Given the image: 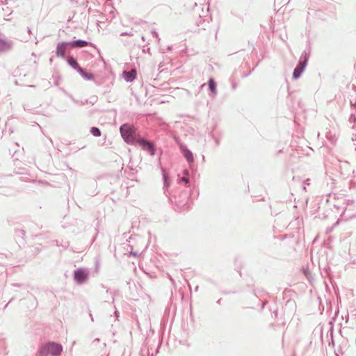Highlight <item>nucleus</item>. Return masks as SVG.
Segmentation results:
<instances>
[{
    "label": "nucleus",
    "instance_id": "1",
    "mask_svg": "<svg viewBox=\"0 0 356 356\" xmlns=\"http://www.w3.org/2000/svg\"><path fill=\"white\" fill-rule=\"evenodd\" d=\"M63 350V347L60 344L54 342H49L44 344L39 352L40 356H56L60 355Z\"/></svg>",
    "mask_w": 356,
    "mask_h": 356
},
{
    "label": "nucleus",
    "instance_id": "2",
    "mask_svg": "<svg viewBox=\"0 0 356 356\" xmlns=\"http://www.w3.org/2000/svg\"><path fill=\"white\" fill-rule=\"evenodd\" d=\"M121 136L127 143L133 144L136 141V130L134 127L124 124L120 129Z\"/></svg>",
    "mask_w": 356,
    "mask_h": 356
},
{
    "label": "nucleus",
    "instance_id": "3",
    "mask_svg": "<svg viewBox=\"0 0 356 356\" xmlns=\"http://www.w3.org/2000/svg\"><path fill=\"white\" fill-rule=\"evenodd\" d=\"M136 143L145 151L149 152L152 155L154 154V146L149 141L143 138L137 139Z\"/></svg>",
    "mask_w": 356,
    "mask_h": 356
},
{
    "label": "nucleus",
    "instance_id": "4",
    "mask_svg": "<svg viewBox=\"0 0 356 356\" xmlns=\"http://www.w3.org/2000/svg\"><path fill=\"white\" fill-rule=\"evenodd\" d=\"M67 46H70L69 43L60 42L57 44L56 54L58 56L64 57Z\"/></svg>",
    "mask_w": 356,
    "mask_h": 356
},
{
    "label": "nucleus",
    "instance_id": "5",
    "mask_svg": "<svg viewBox=\"0 0 356 356\" xmlns=\"http://www.w3.org/2000/svg\"><path fill=\"white\" fill-rule=\"evenodd\" d=\"M74 277L78 282L82 283L86 280L87 273L85 272V270L79 269L75 271Z\"/></svg>",
    "mask_w": 356,
    "mask_h": 356
},
{
    "label": "nucleus",
    "instance_id": "6",
    "mask_svg": "<svg viewBox=\"0 0 356 356\" xmlns=\"http://www.w3.org/2000/svg\"><path fill=\"white\" fill-rule=\"evenodd\" d=\"M123 78L128 82H131L136 79V70L133 69L130 72L124 71L122 73Z\"/></svg>",
    "mask_w": 356,
    "mask_h": 356
},
{
    "label": "nucleus",
    "instance_id": "7",
    "mask_svg": "<svg viewBox=\"0 0 356 356\" xmlns=\"http://www.w3.org/2000/svg\"><path fill=\"white\" fill-rule=\"evenodd\" d=\"M304 64L301 63H300L299 65L296 67V69L293 71V77L295 79H298L300 76L302 72L304 70Z\"/></svg>",
    "mask_w": 356,
    "mask_h": 356
},
{
    "label": "nucleus",
    "instance_id": "8",
    "mask_svg": "<svg viewBox=\"0 0 356 356\" xmlns=\"http://www.w3.org/2000/svg\"><path fill=\"white\" fill-rule=\"evenodd\" d=\"M71 47H83L88 45V42L84 40H76L69 43Z\"/></svg>",
    "mask_w": 356,
    "mask_h": 356
},
{
    "label": "nucleus",
    "instance_id": "9",
    "mask_svg": "<svg viewBox=\"0 0 356 356\" xmlns=\"http://www.w3.org/2000/svg\"><path fill=\"white\" fill-rule=\"evenodd\" d=\"M184 156L186 157V159L188 161H193V154L191 152H190L189 150L186 149L184 151Z\"/></svg>",
    "mask_w": 356,
    "mask_h": 356
},
{
    "label": "nucleus",
    "instance_id": "10",
    "mask_svg": "<svg viewBox=\"0 0 356 356\" xmlns=\"http://www.w3.org/2000/svg\"><path fill=\"white\" fill-rule=\"evenodd\" d=\"M68 63L73 67H79L76 60L72 57L68 59Z\"/></svg>",
    "mask_w": 356,
    "mask_h": 356
},
{
    "label": "nucleus",
    "instance_id": "11",
    "mask_svg": "<svg viewBox=\"0 0 356 356\" xmlns=\"http://www.w3.org/2000/svg\"><path fill=\"white\" fill-rule=\"evenodd\" d=\"M91 134L95 136H101V131L97 127H92L90 130Z\"/></svg>",
    "mask_w": 356,
    "mask_h": 356
},
{
    "label": "nucleus",
    "instance_id": "12",
    "mask_svg": "<svg viewBox=\"0 0 356 356\" xmlns=\"http://www.w3.org/2000/svg\"><path fill=\"white\" fill-rule=\"evenodd\" d=\"M209 86L210 90L212 92H216V83L213 79L209 80Z\"/></svg>",
    "mask_w": 356,
    "mask_h": 356
},
{
    "label": "nucleus",
    "instance_id": "13",
    "mask_svg": "<svg viewBox=\"0 0 356 356\" xmlns=\"http://www.w3.org/2000/svg\"><path fill=\"white\" fill-rule=\"evenodd\" d=\"M79 72L81 73V74L83 76H84V77H86L87 79H91L92 78L91 75H88V74H86L81 67H79Z\"/></svg>",
    "mask_w": 356,
    "mask_h": 356
},
{
    "label": "nucleus",
    "instance_id": "14",
    "mask_svg": "<svg viewBox=\"0 0 356 356\" xmlns=\"http://www.w3.org/2000/svg\"><path fill=\"white\" fill-rule=\"evenodd\" d=\"M181 180H182L183 181H184L185 183H186V184L188 182V179L187 178H186V177H183V178L181 179Z\"/></svg>",
    "mask_w": 356,
    "mask_h": 356
},
{
    "label": "nucleus",
    "instance_id": "15",
    "mask_svg": "<svg viewBox=\"0 0 356 356\" xmlns=\"http://www.w3.org/2000/svg\"><path fill=\"white\" fill-rule=\"evenodd\" d=\"M164 178H165V179L166 180V178H167V177H166V175H164Z\"/></svg>",
    "mask_w": 356,
    "mask_h": 356
}]
</instances>
